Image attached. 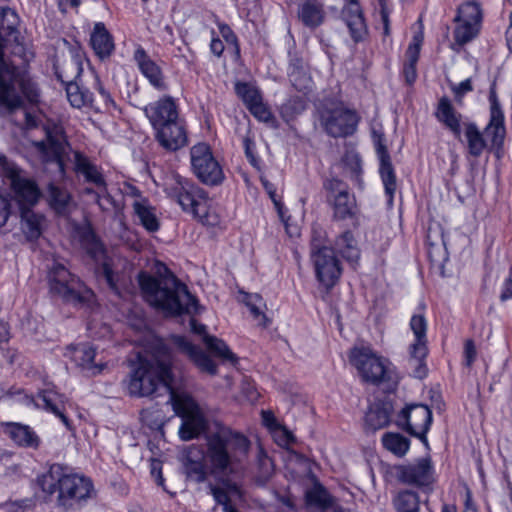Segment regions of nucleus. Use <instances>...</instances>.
Instances as JSON below:
<instances>
[{"label":"nucleus","mask_w":512,"mask_h":512,"mask_svg":"<svg viewBox=\"0 0 512 512\" xmlns=\"http://www.w3.org/2000/svg\"><path fill=\"white\" fill-rule=\"evenodd\" d=\"M393 405L388 400H376L365 414V426L371 431L386 427L390 422Z\"/></svg>","instance_id":"25"},{"label":"nucleus","mask_w":512,"mask_h":512,"mask_svg":"<svg viewBox=\"0 0 512 512\" xmlns=\"http://www.w3.org/2000/svg\"><path fill=\"white\" fill-rule=\"evenodd\" d=\"M0 14V116H7L24 106L20 92L30 102H36L39 93L36 84L4 58L8 45H13L12 53L19 56L24 55L25 48L17 29L16 12L7 7L2 8Z\"/></svg>","instance_id":"1"},{"label":"nucleus","mask_w":512,"mask_h":512,"mask_svg":"<svg viewBox=\"0 0 512 512\" xmlns=\"http://www.w3.org/2000/svg\"><path fill=\"white\" fill-rule=\"evenodd\" d=\"M101 273L106 280L108 286L115 292H118L120 287V276L115 273L108 262L101 265Z\"/></svg>","instance_id":"54"},{"label":"nucleus","mask_w":512,"mask_h":512,"mask_svg":"<svg viewBox=\"0 0 512 512\" xmlns=\"http://www.w3.org/2000/svg\"><path fill=\"white\" fill-rule=\"evenodd\" d=\"M203 342L205 343L207 349L215 356L231 363L237 362L236 355L229 349L223 340L215 336L205 335Z\"/></svg>","instance_id":"43"},{"label":"nucleus","mask_w":512,"mask_h":512,"mask_svg":"<svg viewBox=\"0 0 512 512\" xmlns=\"http://www.w3.org/2000/svg\"><path fill=\"white\" fill-rule=\"evenodd\" d=\"M6 433L19 446L37 449L40 439L37 434L27 425L10 423L7 425Z\"/></svg>","instance_id":"31"},{"label":"nucleus","mask_w":512,"mask_h":512,"mask_svg":"<svg viewBox=\"0 0 512 512\" xmlns=\"http://www.w3.org/2000/svg\"><path fill=\"white\" fill-rule=\"evenodd\" d=\"M307 502L320 508H327L332 505V498L327 490L320 484L315 485L306 493Z\"/></svg>","instance_id":"46"},{"label":"nucleus","mask_w":512,"mask_h":512,"mask_svg":"<svg viewBox=\"0 0 512 512\" xmlns=\"http://www.w3.org/2000/svg\"><path fill=\"white\" fill-rule=\"evenodd\" d=\"M235 92L247 108L262 99L258 89L246 82H236Z\"/></svg>","instance_id":"47"},{"label":"nucleus","mask_w":512,"mask_h":512,"mask_svg":"<svg viewBox=\"0 0 512 512\" xmlns=\"http://www.w3.org/2000/svg\"><path fill=\"white\" fill-rule=\"evenodd\" d=\"M205 461L211 474L229 475L235 470L250 448V441L243 434L221 422L205 434Z\"/></svg>","instance_id":"4"},{"label":"nucleus","mask_w":512,"mask_h":512,"mask_svg":"<svg viewBox=\"0 0 512 512\" xmlns=\"http://www.w3.org/2000/svg\"><path fill=\"white\" fill-rule=\"evenodd\" d=\"M380 1V14H381V20L384 26V35L388 36L390 34V27H389V12L385 6V3L383 0Z\"/></svg>","instance_id":"64"},{"label":"nucleus","mask_w":512,"mask_h":512,"mask_svg":"<svg viewBox=\"0 0 512 512\" xmlns=\"http://www.w3.org/2000/svg\"><path fill=\"white\" fill-rule=\"evenodd\" d=\"M396 480L406 486L431 493L436 481L435 470L430 457H422L413 462L394 465L392 468Z\"/></svg>","instance_id":"9"},{"label":"nucleus","mask_w":512,"mask_h":512,"mask_svg":"<svg viewBox=\"0 0 512 512\" xmlns=\"http://www.w3.org/2000/svg\"><path fill=\"white\" fill-rule=\"evenodd\" d=\"M257 464L261 477L269 478L274 471V464L271 458L265 453L262 448H259L257 454Z\"/></svg>","instance_id":"53"},{"label":"nucleus","mask_w":512,"mask_h":512,"mask_svg":"<svg viewBox=\"0 0 512 512\" xmlns=\"http://www.w3.org/2000/svg\"><path fill=\"white\" fill-rule=\"evenodd\" d=\"M350 362L364 382L378 386L390 380V371L386 360L370 348H354L351 351Z\"/></svg>","instance_id":"10"},{"label":"nucleus","mask_w":512,"mask_h":512,"mask_svg":"<svg viewBox=\"0 0 512 512\" xmlns=\"http://www.w3.org/2000/svg\"><path fill=\"white\" fill-rule=\"evenodd\" d=\"M67 99L70 104L75 108L91 107L97 110L100 109L97 105H94V98L92 93L88 90L80 87L78 83H70L65 86Z\"/></svg>","instance_id":"40"},{"label":"nucleus","mask_w":512,"mask_h":512,"mask_svg":"<svg viewBox=\"0 0 512 512\" xmlns=\"http://www.w3.org/2000/svg\"><path fill=\"white\" fill-rule=\"evenodd\" d=\"M420 496L412 489H401L394 496L392 504L396 512H419Z\"/></svg>","instance_id":"39"},{"label":"nucleus","mask_w":512,"mask_h":512,"mask_svg":"<svg viewBox=\"0 0 512 512\" xmlns=\"http://www.w3.org/2000/svg\"><path fill=\"white\" fill-rule=\"evenodd\" d=\"M205 461V451L200 446L191 445L187 448L183 462Z\"/></svg>","instance_id":"56"},{"label":"nucleus","mask_w":512,"mask_h":512,"mask_svg":"<svg viewBox=\"0 0 512 512\" xmlns=\"http://www.w3.org/2000/svg\"><path fill=\"white\" fill-rule=\"evenodd\" d=\"M95 85H96V89L98 91V100L97 101L100 102L101 104H103L105 106V108H109L110 106H113L114 101L111 98L110 93L104 89V87L102 86V84L100 83L98 78L95 79Z\"/></svg>","instance_id":"59"},{"label":"nucleus","mask_w":512,"mask_h":512,"mask_svg":"<svg viewBox=\"0 0 512 512\" xmlns=\"http://www.w3.org/2000/svg\"><path fill=\"white\" fill-rule=\"evenodd\" d=\"M261 182L263 184L264 189L269 194L270 198L272 199L273 203L278 208V211L281 214V203L276 199V191L274 185L263 178L261 179Z\"/></svg>","instance_id":"63"},{"label":"nucleus","mask_w":512,"mask_h":512,"mask_svg":"<svg viewBox=\"0 0 512 512\" xmlns=\"http://www.w3.org/2000/svg\"><path fill=\"white\" fill-rule=\"evenodd\" d=\"M41 406L60 418L68 430H72V423L65 414L68 399L65 395L54 390H45L39 395Z\"/></svg>","instance_id":"27"},{"label":"nucleus","mask_w":512,"mask_h":512,"mask_svg":"<svg viewBox=\"0 0 512 512\" xmlns=\"http://www.w3.org/2000/svg\"><path fill=\"white\" fill-rule=\"evenodd\" d=\"M464 136L468 154L474 158L480 157L486 149L487 143L477 125L473 122L464 123Z\"/></svg>","instance_id":"35"},{"label":"nucleus","mask_w":512,"mask_h":512,"mask_svg":"<svg viewBox=\"0 0 512 512\" xmlns=\"http://www.w3.org/2000/svg\"><path fill=\"white\" fill-rule=\"evenodd\" d=\"M380 175L385 187V192L389 196V200L392 201L396 190V176L391 162L380 164Z\"/></svg>","instance_id":"49"},{"label":"nucleus","mask_w":512,"mask_h":512,"mask_svg":"<svg viewBox=\"0 0 512 512\" xmlns=\"http://www.w3.org/2000/svg\"><path fill=\"white\" fill-rule=\"evenodd\" d=\"M173 409L182 419L179 428V437L183 441H190L199 438L208 429L213 428L208 425L207 420L197 402L186 393L172 392L170 397Z\"/></svg>","instance_id":"7"},{"label":"nucleus","mask_w":512,"mask_h":512,"mask_svg":"<svg viewBox=\"0 0 512 512\" xmlns=\"http://www.w3.org/2000/svg\"><path fill=\"white\" fill-rule=\"evenodd\" d=\"M324 186L328 191L335 195L340 193L341 191H347L345 184L337 178H332L326 181Z\"/></svg>","instance_id":"62"},{"label":"nucleus","mask_w":512,"mask_h":512,"mask_svg":"<svg viewBox=\"0 0 512 512\" xmlns=\"http://www.w3.org/2000/svg\"><path fill=\"white\" fill-rule=\"evenodd\" d=\"M48 198L51 208L59 215H66L72 206V197L69 192L54 184L48 186Z\"/></svg>","instance_id":"38"},{"label":"nucleus","mask_w":512,"mask_h":512,"mask_svg":"<svg viewBox=\"0 0 512 512\" xmlns=\"http://www.w3.org/2000/svg\"><path fill=\"white\" fill-rule=\"evenodd\" d=\"M133 208L141 224L148 231L154 232L159 229V222L155 215L154 208L151 207L146 200L134 202Z\"/></svg>","instance_id":"42"},{"label":"nucleus","mask_w":512,"mask_h":512,"mask_svg":"<svg viewBox=\"0 0 512 512\" xmlns=\"http://www.w3.org/2000/svg\"><path fill=\"white\" fill-rule=\"evenodd\" d=\"M250 113L259 121L269 123L274 120V116L269 108L263 103L262 99L247 108Z\"/></svg>","instance_id":"52"},{"label":"nucleus","mask_w":512,"mask_h":512,"mask_svg":"<svg viewBox=\"0 0 512 512\" xmlns=\"http://www.w3.org/2000/svg\"><path fill=\"white\" fill-rule=\"evenodd\" d=\"M335 249L350 264L354 265L358 262L360 251L350 231H345L336 239Z\"/></svg>","instance_id":"37"},{"label":"nucleus","mask_w":512,"mask_h":512,"mask_svg":"<svg viewBox=\"0 0 512 512\" xmlns=\"http://www.w3.org/2000/svg\"><path fill=\"white\" fill-rule=\"evenodd\" d=\"M334 217L340 220L351 218L356 213V201L348 191H341L334 196Z\"/></svg>","instance_id":"41"},{"label":"nucleus","mask_w":512,"mask_h":512,"mask_svg":"<svg viewBox=\"0 0 512 512\" xmlns=\"http://www.w3.org/2000/svg\"><path fill=\"white\" fill-rule=\"evenodd\" d=\"M184 471L188 478L191 480L202 483L207 478V471L206 469L207 464L206 461H200V462H183Z\"/></svg>","instance_id":"50"},{"label":"nucleus","mask_w":512,"mask_h":512,"mask_svg":"<svg viewBox=\"0 0 512 512\" xmlns=\"http://www.w3.org/2000/svg\"><path fill=\"white\" fill-rule=\"evenodd\" d=\"M68 350L72 352V360L91 376L101 374L107 367L106 363L94 364L95 350L88 344H79L68 348Z\"/></svg>","instance_id":"26"},{"label":"nucleus","mask_w":512,"mask_h":512,"mask_svg":"<svg viewBox=\"0 0 512 512\" xmlns=\"http://www.w3.org/2000/svg\"><path fill=\"white\" fill-rule=\"evenodd\" d=\"M174 356L171 348L162 340H157L153 347L151 359L139 357L138 363L132 369L127 381L129 395L148 397L160 386L170 394L175 392L172 387L173 374L171 371Z\"/></svg>","instance_id":"3"},{"label":"nucleus","mask_w":512,"mask_h":512,"mask_svg":"<svg viewBox=\"0 0 512 512\" xmlns=\"http://www.w3.org/2000/svg\"><path fill=\"white\" fill-rule=\"evenodd\" d=\"M423 42V35L416 34L413 37L412 43L409 44L406 57L407 61L404 64L403 73L408 84H413L417 78L416 64L419 59L420 49Z\"/></svg>","instance_id":"34"},{"label":"nucleus","mask_w":512,"mask_h":512,"mask_svg":"<svg viewBox=\"0 0 512 512\" xmlns=\"http://www.w3.org/2000/svg\"><path fill=\"white\" fill-rule=\"evenodd\" d=\"M490 119L485 128V133L490 138L492 146L500 148L503 145L506 130L504 125V113L496 92V80L489 89Z\"/></svg>","instance_id":"21"},{"label":"nucleus","mask_w":512,"mask_h":512,"mask_svg":"<svg viewBox=\"0 0 512 512\" xmlns=\"http://www.w3.org/2000/svg\"><path fill=\"white\" fill-rule=\"evenodd\" d=\"M90 42L96 55L101 59L109 57L114 50L113 38L102 22L95 24Z\"/></svg>","instance_id":"30"},{"label":"nucleus","mask_w":512,"mask_h":512,"mask_svg":"<svg viewBox=\"0 0 512 512\" xmlns=\"http://www.w3.org/2000/svg\"><path fill=\"white\" fill-rule=\"evenodd\" d=\"M12 199L0 189V227H3L12 213Z\"/></svg>","instance_id":"55"},{"label":"nucleus","mask_w":512,"mask_h":512,"mask_svg":"<svg viewBox=\"0 0 512 512\" xmlns=\"http://www.w3.org/2000/svg\"><path fill=\"white\" fill-rule=\"evenodd\" d=\"M37 483L47 495L58 492L56 503L64 511L79 509L93 492L89 478L68 473V468L60 464H52L46 473L37 478Z\"/></svg>","instance_id":"5"},{"label":"nucleus","mask_w":512,"mask_h":512,"mask_svg":"<svg viewBox=\"0 0 512 512\" xmlns=\"http://www.w3.org/2000/svg\"><path fill=\"white\" fill-rule=\"evenodd\" d=\"M311 257L319 282L327 289L332 288L337 283L342 273L340 262L335 256L334 250L327 246H322L317 249L313 248Z\"/></svg>","instance_id":"18"},{"label":"nucleus","mask_w":512,"mask_h":512,"mask_svg":"<svg viewBox=\"0 0 512 512\" xmlns=\"http://www.w3.org/2000/svg\"><path fill=\"white\" fill-rule=\"evenodd\" d=\"M455 21L459 24L454 30L455 42L464 45L472 41L479 33L482 10L476 1H467L458 8Z\"/></svg>","instance_id":"16"},{"label":"nucleus","mask_w":512,"mask_h":512,"mask_svg":"<svg viewBox=\"0 0 512 512\" xmlns=\"http://www.w3.org/2000/svg\"><path fill=\"white\" fill-rule=\"evenodd\" d=\"M155 130V139L167 151H177L188 143L184 121L179 118L178 106L171 96H165L144 108Z\"/></svg>","instance_id":"6"},{"label":"nucleus","mask_w":512,"mask_h":512,"mask_svg":"<svg viewBox=\"0 0 512 512\" xmlns=\"http://www.w3.org/2000/svg\"><path fill=\"white\" fill-rule=\"evenodd\" d=\"M170 343L185 355L201 372L215 375L217 373V365L203 351V349L193 344L187 337L181 335H171Z\"/></svg>","instance_id":"20"},{"label":"nucleus","mask_w":512,"mask_h":512,"mask_svg":"<svg viewBox=\"0 0 512 512\" xmlns=\"http://www.w3.org/2000/svg\"><path fill=\"white\" fill-rule=\"evenodd\" d=\"M101 189V193L100 194H95V202L98 204L99 208L103 211V212H108V213H119L122 208H123V204L116 200L113 196H111L108 192H107V189L106 190H103V188H100Z\"/></svg>","instance_id":"48"},{"label":"nucleus","mask_w":512,"mask_h":512,"mask_svg":"<svg viewBox=\"0 0 512 512\" xmlns=\"http://www.w3.org/2000/svg\"><path fill=\"white\" fill-rule=\"evenodd\" d=\"M410 327L416 337V340L410 346V357L408 360V365L412 370V375L415 378L423 379L426 377L428 372L425 363V358L428 354V348L426 345L427 323L425 317L423 315L412 316Z\"/></svg>","instance_id":"15"},{"label":"nucleus","mask_w":512,"mask_h":512,"mask_svg":"<svg viewBox=\"0 0 512 512\" xmlns=\"http://www.w3.org/2000/svg\"><path fill=\"white\" fill-rule=\"evenodd\" d=\"M319 115L324 131L334 138L352 135L359 122L356 111L341 102H326L319 110Z\"/></svg>","instance_id":"8"},{"label":"nucleus","mask_w":512,"mask_h":512,"mask_svg":"<svg viewBox=\"0 0 512 512\" xmlns=\"http://www.w3.org/2000/svg\"><path fill=\"white\" fill-rule=\"evenodd\" d=\"M289 80L293 87L300 92H303L310 88L311 86V77L308 73L299 67H293L289 72Z\"/></svg>","instance_id":"51"},{"label":"nucleus","mask_w":512,"mask_h":512,"mask_svg":"<svg viewBox=\"0 0 512 512\" xmlns=\"http://www.w3.org/2000/svg\"><path fill=\"white\" fill-rule=\"evenodd\" d=\"M344 173L347 177H349L356 184L361 185V159L357 153L354 152H346L341 160Z\"/></svg>","instance_id":"45"},{"label":"nucleus","mask_w":512,"mask_h":512,"mask_svg":"<svg viewBox=\"0 0 512 512\" xmlns=\"http://www.w3.org/2000/svg\"><path fill=\"white\" fill-rule=\"evenodd\" d=\"M134 60L136 61L141 73L149 80L150 84L158 90H165L161 68L149 57L143 47L138 46L134 52Z\"/></svg>","instance_id":"23"},{"label":"nucleus","mask_w":512,"mask_h":512,"mask_svg":"<svg viewBox=\"0 0 512 512\" xmlns=\"http://www.w3.org/2000/svg\"><path fill=\"white\" fill-rule=\"evenodd\" d=\"M158 277L146 272L138 274V282L145 300L169 315L190 314L197 310V300L187 287L170 272L165 264H157Z\"/></svg>","instance_id":"2"},{"label":"nucleus","mask_w":512,"mask_h":512,"mask_svg":"<svg viewBox=\"0 0 512 512\" xmlns=\"http://www.w3.org/2000/svg\"><path fill=\"white\" fill-rule=\"evenodd\" d=\"M342 18L350 31L353 41L356 43L363 41L367 36L368 30L363 12L357 0H350L349 4L343 8Z\"/></svg>","instance_id":"22"},{"label":"nucleus","mask_w":512,"mask_h":512,"mask_svg":"<svg viewBox=\"0 0 512 512\" xmlns=\"http://www.w3.org/2000/svg\"><path fill=\"white\" fill-rule=\"evenodd\" d=\"M48 281L51 292L59 295L65 301L81 303L85 300L84 285L64 265L53 264L48 274Z\"/></svg>","instance_id":"13"},{"label":"nucleus","mask_w":512,"mask_h":512,"mask_svg":"<svg viewBox=\"0 0 512 512\" xmlns=\"http://www.w3.org/2000/svg\"><path fill=\"white\" fill-rule=\"evenodd\" d=\"M46 140L36 143V147L42 152L48 161L55 162L59 170H64V161L68 154L69 144L66 140L62 126L51 124L45 126Z\"/></svg>","instance_id":"19"},{"label":"nucleus","mask_w":512,"mask_h":512,"mask_svg":"<svg viewBox=\"0 0 512 512\" xmlns=\"http://www.w3.org/2000/svg\"><path fill=\"white\" fill-rule=\"evenodd\" d=\"M473 90L471 79H466L459 83L458 85L452 86V91L455 95L457 101H461L462 97Z\"/></svg>","instance_id":"58"},{"label":"nucleus","mask_w":512,"mask_h":512,"mask_svg":"<svg viewBox=\"0 0 512 512\" xmlns=\"http://www.w3.org/2000/svg\"><path fill=\"white\" fill-rule=\"evenodd\" d=\"M297 16L304 26L315 29L319 27L325 19L323 4L317 0H306L299 5Z\"/></svg>","instance_id":"28"},{"label":"nucleus","mask_w":512,"mask_h":512,"mask_svg":"<svg viewBox=\"0 0 512 512\" xmlns=\"http://www.w3.org/2000/svg\"><path fill=\"white\" fill-rule=\"evenodd\" d=\"M211 491L215 501L223 506V511L232 506L230 497L223 488L212 487Z\"/></svg>","instance_id":"57"},{"label":"nucleus","mask_w":512,"mask_h":512,"mask_svg":"<svg viewBox=\"0 0 512 512\" xmlns=\"http://www.w3.org/2000/svg\"><path fill=\"white\" fill-rule=\"evenodd\" d=\"M428 257L431 262L441 263L448 259L446 243L444 241L440 227L436 229L429 228L427 232Z\"/></svg>","instance_id":"33"},{"label":"nucleus","mask_w":512,"mask_h":512,"mask_svg":"<svg viewBox=\"0 0 512 512\" xmlns=\"http://www.w3.org/2000/svg\"><path fill=\"white\" fill-rule=\"evenodd\" d=\"M499 298L502 302L512 299V270L508 278L505 279Z\"/></svg>","instance_id":"61"},{"label":"nucleus","mask_w":512,"mask_h":512,"mask_svg":"<svg viewBox=\"0 0 512 512\" xmlns=\"http://www.w3.org/2000/svg\"><path fill=\"white\" fill-rule=\"evenodd\" d=\"M435 117L449 129L457 139H460L462 115L454 108L448 97L443 96L439 99Z\"/></svg>","instance_id":"24"},{"label":"nucleus","mask_w":512,"mask_h":512,"mask_svg":"<svg viewBox=\"0 0 512 512\" xmlns=\"http://www.w3.org/2000/svg\"><path fill=\"white\" fill-rule=\"evenodd\" d=\"M21 217V228L28 239L35 240L42 234L45 218L41 214L32 211L31 207H21L19 209Z\"/></svg>","instance_id":"32"},{"label":"nucleus","mask_w":512,"mask_h":512,"mask_svg":"<svg viewBox=\"0 0 512 512\" xmlns=\"http://www.w3.org/2000/svg\"><path fill=\"white\" fill-rule=\"evenodd\" d=\"M382 443L388 451L399 457L404 456L410 447L409 439L399 433H385L382 437Z\"/></svg>","instance_id":"44"},{"label":"nucleus","mask_w":512,"mask_h":512,"mask_svg":"<svg viewBox=\"0 0 512 512\" xmlns=\"http://www.w3.org/2000/svg\"><path fill=\"white\" fill-rule=\"evenodd\" d=\"M0 166L4 175L10 181V186L15 193L13 200L18 209L21 207L34 206L40 197V190L37 184L28 178L22 177L20 171L5 156H0Z\"/></svg>","instance_id":"14"},{"label":"nucleus","mask_w":512,"mask_h":512,"mask_svg":"<svg viewBox=\"0 0 512 512\" xmlns=\"http://www.w3.org/2000/svg\"><path fill=\"white\" fill-rule=\"evenodd\" d=\"M54 67L57 79L65 86L70 83H76L75 80L82 72V64L76 57L66 59L61 64L57 63Z\"/></svg>","instance_id":"36"},{"label":"nucleus","mask_w":512,"mask_h":512,"mask_svg":"<svg viewBox=\"0 0 512 512\" xmlns=\"http://www.w3.org/2000/svg\"><path fill=\"white\" fill-rule=\"evenodd\" d=\"M476 347L473 340H466L464 346V357L466 366H471L476 358Z\"/></svg>","instance_id":"60"},{"label":"nucleus","mask_w":512,"mask_h":512,"mask_svg":"<svg viewBox=\"0 0 512 512\" xmlns=\"http://www.w3.org/2000/svg\"><path fill=\"white\" fill-rule=\"evenodd\" d=\"M171 196L184 211L192 213L195 218L203 221L207 217L208 196L197 184L180 180L171 188Z\"/></svg>","instance_id":"12"},{"label":"nucleus","mask_w":512,"mask_h":512,"mask_svg":"<svg viewBox=\"0 0 512 512\" xmlns=\"http://www.w3.org/2000/svg\"><path fill=\"white\" fill-rule=\"evenodd\" d=\"M397 425L423 441L432 423V412L424 404H410L403 408L397 419Z\"/></svg>","instance_id":"17"},{"label":"nucleus","mask_w":512,"mask_h":512,"mask_svg":"<svg viewBox=\"0 0 512 512\" xmlns=\"http://www.w3.org/2000/svg\"><path fill=\"white\" fill-rule=\"evenodd\" d=\"M73 163L75 171L83 175L87 182H91L98 188L106 190V182L102 173L83 153L75 151Z\"/></svg>","instance_id":"29"},{"label":"nucleus","mask_w":512,"mask_h":512,"mask_svg":"<svg viewBox=\"0 0 512 512\" xmlns=\"http://www.w3.org/2000/svg\"><path fill=\"white\" fill-rule=\"evenodd\" d=\"M191 168L204 184L215 186L224 179L223 170L206 143H198L190 149Z\"/></svg>","instance_id":"11"}]
</instances>
